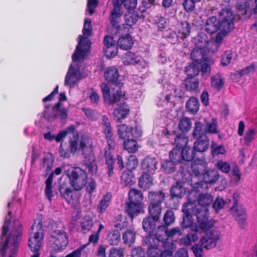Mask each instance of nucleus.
<instances>
[{"instance_id": "nucleus-1", "label": "nucleus", "mask_w": 257, "mask_h": 257, "mask_svg": "<svg viewBox=\"0 0 257 257\" xmlns=\"http://www.w3.org/2000/svg\"><path fill=\"white\" fill-rule=\"evenodd\" d=\"M91 23L89 19H85L83 35L79 36L78 45L72 56V63L65 77L64 84L70 88H73L78 81L86 75L84 71V67L81 64L90 49L91 42L88 38L91 33Z\"/></svg>"}, {"instance_id": "nucleus-2", "label": "nucleus", "mask_w": 257, "mask_h": 257, "mask_svg": "<svg viewBox=\"0 0 257 257\" xmlns=\"http://www.w3.org/2000/svg\"><path fill=\"white\" fill-rule=\"evenodd\" d=\"M215 221L213 219L207 218L205 211L197 214V221L194 222L193 219L188 215L183 217L182 222L184 228L189 227L192 231L204 232L205 235L201 236L199 240L204 248L211 249L214 248L219 240L221 233L216 228H214Z\"/></svg>"}, {"instance_id": "nucleus-3", "label": "nucleus", "mask_w": 257, "mask_h": 257, "mask_svg": "<svg viewBox=\"0 0 257 257\" xmlns=\"http://www.w3.org/2000/svg\"><path fill=\"white\" fill-rule=\"evenodd\" d=\"M11 211L6 216L2 227L0 243V257H16L18 251L22 225L18 220L11 221Z\"/></svg>"}, {"instance_id": "nucleus-4", "label": "nucleus", "mask_w": 257, "mask_h": 257, "mask_svg": "<svg viewBox=\"0 0 257 257\" xmlns=\"http://www.w3.org/2000/svg\"><path fill=\"white\" fill-rule=\"evenodd\" d=\"M207 188H204L200 191H196L194 196V199L190 200V193L188 195V202L184 203L182 206V211L184 213V217L188 215L192 219V214L195 212L196 221H197V214L205 211L209 218V209L208 207L213 202L214 197L210 193H203L202 192Z\"/></svg>"}, {"instance_id": "nucleus-5", "label": "nucleus", "mask_w": 257, "mask_h": 257, "mask_svg": "<svg viewBox=\"0 0 257 257\" xmlns=\"http://www.w3.org/2000/svg\"><path fill=\"white\" fill-rule=\"evenodd\" d=\"M166 240L158 233L146 236L144 243L148 247V257H173L174 244Z\"/></svg>"}, {"instance_id": "nucleus-6", "label": "nucleus", "mask_w": 257, "mask_h": 257, "mask_svg": "<svg viewBox=\"0 0 257 257\" xmlns=\"http://www.w3.org/2000/svg\"><path fill=\"white\" fill-rule=\"evenodd\" d=\"M69 149L65 148L61 143L59 152L61 157L69 158L71 153H75L77 151H80L83 155L86 152L90 154L91 152V142L90 139L86 135H82L81 138L75 135L73 138H70L69 141Z\"/></svg>"}, {"instance_id": "nucleus-7", "label": "nucleus", "mask_w": 257, "mask_h": 257, "mask_svg": "<svg viewBox=\"0 0 257 257\" xmlns=\"http://www.w3.org/2000/svg\"><path fill=\"white\" fill-rule=\"evenodd\" d=\"M44 229L40 219L35 221L31 227L28 245L33 254L31 257H40L39 250L44 239Z\"/></svg>"}, {"instance_id": "nucleus-8", "label": "nucleus", "mask_w": 257, "mask_h": 257, "mask_svg": "<svg viewBox=\"0 0 257 257\" xmlns=\"http://www.w3.org/2000/svg\"><path fill=\"white\" fill-rule=\"evenodd\" d=\"M114 87L111 89L106 83H102L101 89L104 101L108 104L117 103L124 97V93L121 89L120 83L113 84Z\"/></svg>"}, {"instance_id": "nucleus-9", "label": "nucleus", "mask_w": 257, "mask_h": 257, "mask_svg": "<svg viewBox=\"0 0 257 257\" xmlns=\"http://www.w3.org/2000/svg\"><path fill=\"white\" fill-rule=\"evenodd\" d=\"M71 186L75 190H80L86 184L87 174L79 167H70L66 171Z\"/></svg>"}, {"instance_id": "nucleus-10", "label": "nucleus", "mask_w": 257, "mask_h": 257, "mask_svg": "<svg viewBox=\"0 0 257 257\" xmlns=\"http://www.w3.org/2000/svg\"><path fill=\"white\" fill-rule=\"evenodd\" d=\"M203 174V180L204 182H199L194 184L189 198L190 200L194 199V196L196 191H200L204 188H208V184L215 183L219 179V175L218 171L214 169L205 170Z\"/></svg>"}, {"instance_id": "nucleus-11", "label": "nucleus", "mask_w": 257, "mask_h": 257, "mask_svg": "<svg viewBox=\"0 0 257 257\" xmlns=\"http://www.w3.org/2000/svg\"><path fill=\"white\" fill-rule=\"evenodd\" d=\"M42 115L48 121L52 122L56 118L60 120L66 119L68 113L67 110L62 106V103L58 102L52 107H46Z\"/></svg>"}, {"instance_id": "nucleus-12", "label": "nucleus", "mask_w": 257, "mask_h": 257, "mask_svg": "<svg viewBox=\"0 0 257 257\" xmlns=\"http://www.w3.org/2000/svg\"><path fill=\"white\" fill-rule=\"evenodd\" d=\"M50 245L55 250L62 249L68 242V236L65 232L60 230L52 231L49 238Z\"/></svg>"}, {"instance_id": "nucleus-13", "label": "nucleus", "mask_w": 257, "mask_h": 257, "mask_svg": "<svg viewBox=\"0 0 257 257\" xmlns=\"http://www.w3.org/2000/svg\"><path fill=\"white\" fill-rule=\"evenodd\" d=\"M245 124L243 121H240L237 128V134L239 136L242 137L243 144L246 146H250L251 143L255 139L257 134V131L252 127H248L245 131Z\"/></svg>"}, {"instance_id": "nucleus-14", "label": "nucleus", "mask_w": 257, "mask_h": 257, "mask_svg": "<svg viewBox=\"0 0 257 257\" xmlns=\"http://www.w3.org/2000/svg\"><path fill=\"white\" fill-rule=\"evenodd\" d=\"M219 27L220 30L228 33L234 26V16L229 9L223 10L220 12Z\"/></svg>"}, {"instance_id": "nucleus-15", "label": "nucleus", "mask_w": 257, "mask_h": 257, "mask_svg": "<svg viewBox=\"0 0 257 257\" xmlns=\"http://www.w3.org/2000/svg\"><path fill=\"white\" fill-rule=\"evenodd\" d=\"M117 134L119 138L125 139L130 137L139 138L141 136L142 131L140 127L136 126L135 128L122 124L118 126Z\"/></svg>"}, {"instance_id": "nucleus-16", "label": "nucleus", "mask_w": 257, "mask_h": 257, "mask_svg": "<svg viewBox=\"0 0 257 257\" xmlns=\"http://www.w3.org/2000/svg\"><path fill=\"white\" fill-rule=\"evenodd\" d=\"M100 127L102 132L105 136L109 148L111 149L113 148L115 143L112 137V128L109 119L106 116L103 115L102 117L101 122H100Z\"/></svg>"}, {"instance_id": "nucleus-17", "label": "nucleus", "mask_w": 257, "mask_h": 257, "mask_svg": "<svg viewBox=\"0 0 257 257\" xmlns=\"http://www.w3.org/2000/svg\"><path fill=\"white\" fill-rule=\"evenodd\" d=\"M156 233H158L162 236V237L166 241H169L168 237H175L181 235V231L179 227H176L170 229H166L164 226H160L158 228V231Z\"/></svg>"}, {"instance_id": "nucleus-18", "label": "nucleus", "mask_w": 257, "mask_h": 257, "mask_svg": "<svg viewBox=\"0 0 257 257\" xmlns=\"http://www.w3.org/2000/svg\"><path fill=\"white\" fill-rule=\"evenodd\" d=\"M158 161L155 158L147 157L142 163V168L144 173L153 174L157 169Z\"/></svg>"}, {"instance_id": "nucleus-19", "label": "nucleus", "mask_w": 257, "mask_h": 257, "mask_svg": "<svg viewBox=\"0 0 257 257\" xmlns=\"http://www.w3.org/2000/svg\"><path fill=\"white\" fill-rule=\"evenodd\" d=\"M193 42L198 48L207 49L208 52H210L211 46L209 43H211V41L208 40L206 35L204 33L199 34L194 37Z\"/></svg>"}, {"instance_id": "nucleus-20", "label": "nucleus", "mask_w": 257, "mask_h": 257, "mask_svg": "<svg viewBox=\"0 0 257 257\" xmlns=\"http://www.w3.org/2000/svg\"><path fill=\"white\" fill-rule=\"evenodd\" d=\"M207 49L196 46L191 53V57L196 63L200 64L203 62V61H205L207 59Z\"/></svg>"}, {"instance_id": "nucleus-21", "label": "nucleus", "mask_w": 257, "mask_h": 257, "mask_svg": "<svg viewBox=\"0 0 257 257\" xmlns=\"http://www.w3.org/2000/svg\"><path fill=\"white\" fill-rule=\"evenodd\" d=\"M236 8L240 17L249 18L250 16L251 11L247 0H239L236 4Z\"/></svg>"}, {"instance_id": "nucleus-22", "label": "nucleus", "mask_w": 257, "mask_h": 257, "mask_svg": "<svg viewBox=\"0 0 257 257\" xmlns=\"http://www.w3.org/2000/svg\"><path fill=\"white\" fill-rule=\"evenodd\" d=\"M129 202L137 204V208L139 209L140 205H143L142 202L143 200V194L141 191L137 189H131L128 193Z\"/></svg>"}, {"instance_id": "nucleus-23", "label": "nucleus", "mask_w": 257, "mask_h": 257, "mask_svg": "<svg viewBox=\"0 0 257 257\" xmlns=\"http://www.w3.org/2000/svg\"><path fill=\"white\" fill-rule=\"evenodd\" d=\"M207 168V163L204 159H196L191 164V169L193 174L197 176L204 172Z\"/></svg>"}, {"instance_id": "nucleus-24", "label": "nucleus", "mask_w": 257, "mask_h": 257, "mask_svg": "<svg viewBox=\"0 0 257 257\" xmlns=\"http://www.w3.org/2000/svg\"><path fill=\"white\" fill-rule=\"evenodd\" d=\"M91 151H92V150ZM83 155L85 158L87 157L89 158L88 161L85 163L86 169L88 172L92 175L96 174L97 171V166L92 152L90 154L86 152V154Z\"/></svg>"}, {"instance_id": "nucleus-25", "label": "nucleus", "mask_w": 257, "mask_h": 257, "mask_svg": "<svg viewBox=\"0 0 257 257\" xmlns=\"http://www.w3.org/2000/svg\"><path fill=\"white\" fill-rule=\"evenodd\" d=\"M129 109L128 106L124 103L114 109L113 111V118L116 121H120L125 118L128 115Z\"/></svg>"}, {"instance_id": "nucleus-26", "label": "nucleus", "mask_w": 257, "mask_h": 257, "mask_svg": "<svg viewBox=\"0 0 257 257\" xmlns=\"http://www.w3.org/2000/svg\"><path fill=\"white\" fill-rule=\"evenodd\" d=\"M206 31L210 34L216 32L220 30L219 21L215 17L209 18L205 24Z\"/></svg>"}, {"instance_id": "nucleus-27", "label": "nucleus", "mask_w": 257, "mask_h": 257, "mask_svg": "<svg viewBox=\"0 0 257 257\" xmlns=\"http://www.w3.org/2000/svg\"><path fill=\"white\" fill-rule=\"evenodd\" d=\"M107 242L110 245H117L120 241V234L117 229H111L107 233Z\"/></svg>"}, {"instance_id": "nucleus-28", "label": "nucleus", "mask_w": 257, "mask_h": 257, "mask_svg": "<svg viewBox=\"0 0 257 257\" xmlns=\"http://www.w3.org/2000/svg\"><path fill=\"white\" fill-rule=\"evenodd\" d=\"M122 61L124 65H136L139 64L141 60V57L136 54L127 52L123 54L122 56Z\"/></svg>"}, {"instance_id": "nucleus-29", "label": "nucleus", "mask_w": 257, "mask_h": 257, "mask_svg": "<svg viewBox=\"0 0 257 257\" xmlns=\"http://www.w3.org/2000/svg\"><path fill=\"white\" fill-rule=\"evenodd\" d=\"M68 135H71L72 136L70 138H73L76 135L77 137H79L78 133L76 131L74 125H71L66 129L60 131L56 136V141L59 142L64 139Z\"/></svg>"}, {"instance_id": "nucleus-30", "label": "nucleus", "mask_w": 257, "mask_h": 257, "mask_svg": "<svg viewBox=\"0 0 257 257\" xmlns=\"http://www.w3.org/2000/svg\"><path fill=\"white\" fill-rule=\"evenodd\" d=\"M158 220H154L152 217L145 218L143 221V227L144 230L149 235H153V233L156 227V222Z\"/></svg>"}, {"instance_id": "nucleus-31", "label": "nucleus", "mask_w": 257, "mask_h": 257, "mask_svg": "<svg viewBox=\"0 0 257 257\" xmlns=\"http://www.w3.org/2000/svg\"><path fill=\"white\" fill-rule=\"evenodd\" d=\"M178 36L181 38H184L189 35L190 25L186 21L181 22L177 27Z\"/></svg>"}, {"instance_id": "nucleus-32", "label": "nucleus", "mask_w": 257, "mask_h": 257, "mask_svg": "<svg viewBox=\"0 0 257 257\" xmlns=\"http://www.w3.org/2000/svg\"><path fill=\"white\" fill-rule=\"evenodd\" d=\"M227 33L226 32L220 30V32L216 35L215 40L214 41H211V43H209L210 45L211 46L210 52L213 53L218 50L219 46L222 43Z\"/></svg>"}, {"instance_id": "nucleus-33", "label": "nucleus", "mask_w": 257, "mask_h": 257, "mask_svg": "<svg viewBox=\"0 0 257 257\" xmlns=\"http://www.w3.org/2000/svg\"><path fill=\"white\" fill-rule=\"evenodd\" d=\"M136 206L137 204L133 203L127 202L125 203V211L132 219L143 211V205H140L139 209Z\"/></svg>"}, {"instance_id": "nucleus-34", "label": "nucleus", "mask_w": 257, "mask_h": 257, "mask_svg": "<svg viewBox=\"0 0 257 257\" xmlns=\"http://www.w3.org/2000/svg\"><path fill=\"white\" fill-rule=\"evenodd\" d=\"M133 43L132 38L128 34L119 38L117 42L118 46L120 48L125 50L131 48Z\"/></svg>"}, {"instance_id": "nucleus-35", "label": "nucleus", "mask_w": 257, "mask_h": 257, "mask_svg": "<svg viewBox=\"0 0 257 257\" xmlns=\"http://www.w3.org/2000/svg\"><path fill=\"white\" fill-rule=\"evenodd\" d=\"M164 198L165 194L161 191L150 192L149 195L150 204L161 205Z\"/></svg>"}, {"instance_id": "nucleus-36", "label": "nucleus", "mask_w": 257, "mask_h": 257, "mask_svg": "<svg viewBox=\"0 0 257 257\" xmlns=\"http://www.w3.org/2000/svg\"><path fill=\"white\" fill-rule=\"evenodd\" d=\"M165 90V99L167 102H169L172 96L181 97V94L177 92V90L175 86L172 84H167L164 86Z\"/></svg>"}, {"instance_id": "nucleus-37", "label": "nucleus", "mask_w": 257, "mask_h": 257, "mask_svg": "<svg viewBox=\"0 0 257 257\" xmlns=\"http://www.w3.org/2000/svg\"><path fill=\"white\" fill-rule=\"evenodd\" d=\"M104 77L108 81L116 82L119 77L117 69L113 66L108 67L104 73Z\"/></svg>"}, {"instance_id": "nucleus-38", "label": "nucleus", "mask_w": 257, "mask_h": 257, "mask_svg": "<svg viewBox=\"0 0 257 257\" xmlns=\"http://www.w3.org/2000/svg\"><path fill=\"white\" fill-rule=\"evenodd\" d=\"M209 146V140L206 138L203 140L198 139L194 143L193 149L195 152H203L206 151Z\"/></svg>"}, {"instance_id": "nucleus-39", "label": "nucleus", "mask_w": 257, "mask_h": 257, "mask_svg": "<svg viewBox=\"0 0 257 257\" xmlns=\"http://www.w3.org/2000/svg\"><path fill=\"white\" fill-rule=\"evenodd\" d=\"M136 232L134 229H127L122 234V240L124 244H132L135 242Z\"/></svg>"}, {"instance_id": "nucleus-40", "label": "nucleus", "mask_w": 257, "mask_h": 257, "mask_svg": "<svg viewBox=\"0 0 257 257\" xmlns=\"http://www.w3.org/2000/svg\"><path fill=\"white\" fill-rule=\"evenodd\" d=\"M54 158L52 154H44L42 160L41 168L46 171H49L53 166Z\"/></svg>"}, {"instance_id": "nucleus-41", "label": "nucleus", "mask_w": 257, "mask_h": 257, "mask_svg": "<svg viewBox=\"0 0 257 257\" xmlns=\"http://www.w3.org/2000/svg\"><path fill=\"white\" fill-rule=\"evenodd\" d=\"M121 182L125 186H131L135 183V178L133 172L130 171H124L121 176Z\"/></svg>"}, {"instance_id": "nucleus-42", "label": "nucleus", "mask_w": 257, "mask_h": 257, "mask_svg": "<svg viewBox=\"0 0 257 257\" xmlns=\"http://www.w3.org/2000/svg\"><path fill=\"white\" fill-rule=\"evenodd\" d=\"M139 184L141 188L148 189L153 185L152 178L148 174L144 173L140 178Z\"/></svg>"}, {"instance_id": "nucleus-43", "label": "nucleus", "mask_w": 257, "mask_h": 257, "mask_svg": "<svg viewBox=\"0 0 257 257\" xmlns=\"http://www.w3.org/2000/svg\"><path fill=\"white\" fill-rule=\"evenodd\" d=\"M171 194L173 197H180L185 193V189L183 184L177 182L171 189Z\"/></svg>"}, {"instance_id": "nucleus-44", "label": "nucleus", "mask_w": 257, "mask_h": 257, "mask_svg": "<svg viewBox=\"0 0 257 257\" xmlns=\"http://www.w3.org/2000/svg\"><path fill=\"white\" fill-rule=\"evenodd\" d=\"M211 86L217 90H220L224 85V80L221 75L217 73L211 77Z\"/></svg>"}, {"instance_id": "nucleus-45", "label": "nucleus", "mask_w": 257, "mask_h": 257, "mask_svg": "<svg viewBox=\"0 0 257 257\" xmlns=\"http://www.w3.org/2000/svg\"><path fill=\"white\" fill-rule=\"evenodd\" d=\"M187 111L192 113H196L199 108V102L198 100L195 97H191L187 102L186 105Z\"/></svg>"}, {"instance_id": "nucleus-46", "label": "nucleus", "mask_w": 257, "mask_h": 257, "mask_svg": "<svg viewBox=\"0 0 257 257\" xmlns=\"http://www.w3.org/2000/svg\"><path fill=\"white\" fill-rule=\"evenodd\" d=\"M122 14V11H118L117 9H113L111 12L110 17V22L112 26L116 29L120 27L118 23L120 22V17Z\"/></svg>"}, {"instance_id": "nucleus-47", "label": "nucleus", "mask_w": 257, "mask_h": 257, "mask_svg": "<svg viewBox=\"0 0 257 257\" xmlns=\"http://www.w3.org/2000/svg\"><path fill=\"white\" fill-rule=\"evenodd\" d=\"M161 210V205L150 204L149 206V212L151 217L156 220L160 219Z\"/></svg>"}, {"instance_id": "nucleus-48", "label": "nucleus", "mask_w": 257, "mask_h": 257, "mask_svg": "<svg viewBox=\"0 0 257 257\" xmlns=\"http://www.w3.org/2000/svg\"><path fill=\"white\" fill-rule=\"evenodd\" d=\"M125 23L128 26H132L136 23L138 20V16L137 12L135 11H128L124 15Z\"/></svg>"}, {"instance_id": "nucleus-49", "label": "nucleus", "mask_w": 257, "mask_h": 257, "mask_svg": "<svg viewBox=\"0 0 257 257\" xmlns=\"http://www.w3.org/2000/svg\"><path fill=\"white\" fill-rule=\"evenodd\" d=\"M198 239V236L196 232H190L181 239L182 244L188 246L196 242Z\"/></svg>"}, {"instance_id": "nucleus-50", "label": "nucleus", "mask_w": 257, "mask_h": 257, "mask_svg": "<svg viewBox=\"0 0 257 257\" xmlns=\"http://www.w3.org/2000/svg\"><path fill=\"white\" fill-rule=\"evenodd\" d=\"M80 223L82 229L90 230L94 224V221L91 216L86 215L81 218Z\"/></svg>"}, {"instance_id": "nucleus-51", "label": "nucleus", "mask_w": 257, "mask_h": 257, "mask_svg": "<svg viewBox=\"0 0 257 257\" xmlns=\"http://www.w3.org/2000/svg\"><path fill=\"white\" fill-rule=\"evenodd\" d=\"M111 195L110 193H107L102 199L100 204L97 206V211L99 213L105 211L111 200Z\"/></svg>"}, {"instance_id": "nucleus-52", "label": "nucleus", "mask_w": 257, "mask_h": 257, "mask_svg": "<svg viewBox=\"0 0 257 257\" xmlns=\"http://www.w3.org/2000/svg\"><path fill=\"white\" fill-rule=\"evenodd\" d=\"M52 180L53 176L51 174L45 181L46 186L45 189V194L50 201H51L52 197L53 196L52 186Z\"/></svg>"}, {"instance_id": "nucleus-53", "label": "nucleus", "mask_w": 257, "mask_h": 257, "mask_svg": "<svg viewBox=\"0 0 257 257\" xmlns=\"http://www.w3.org/2000/svg\"><path fill=\"white\" fill-rule=\"evenodd\" d=\"M124 149L129 153L136 152L139 148L137 142L134 139L127 140L123 143Z\"/></svg>"}, {"instance_id": "nucleus-54", "label": "nucleus", "mask_w": 257, "mask_h": 257, "mask_svg": "<svg viewBox=\"0 0 257 257\" xmlns=\"http://www.w3.org/2000/svg\"><path fill=\"white\" fill-rule=\"evenodd\" d=\"M211 150L212 155L213 156L225 155L226 153V149L223 145H218L214 142L211 145Z\"/></svg>"}, {"instance_id": "nucleus-55", "label": "nucleus", "mask_w": 257, "mask_h": 257, "mask_svg": "<svg viewBox=\"0 0 257 257\" xmlns=\"http://www.w3.org/2000/svg\"><path fill=\"white\" fill-rule=\"evenodd\" d=\"M178 127L182 132H188L192 127V122L190 118L183 117L179 122Z\"/></svg>"}, {"instance_id": "nucleus-56", "label": "nucleus", "mask_w": 257, "mask_h": 257, "mask_svg": "<svg viewBox=\"0 0 257 257\" xmlns=\"http://www.w3.org/2000/svg\"><path fill=\"white\" fill-rule=\"evenodd\" d=\"M182 155L183 160L191 161L195 156V151L189 147H185L182 150Z\"/></svg>"}, {"instance_id": "nucleus-57", "label": "nucleus", "mask_w": 257, "mask_h": 257, "mask_svg": "<svg viewBox=\"0 0 257 257\" xmlns=\"http://www.w3.org/2000/svg\"><path fill=\"white\" fill-rule=\"evenodd\" d=\"M199 64L192 63L186 67L185 73L188 77H193L198 74L199 72Z\"/></svg>"}, {"instance_id": "nucleus-58", "label": "nucleus", "mask_w": 257, "mask_h": 257, "mask_svg": "<svg viewBox=\"0 0 257 257\" xmlns=\"http://www.w3.org/2000/svg\"><path fill=\"white\" fill-rule=\"evenodd\" d=\"M105 157L106 160V163L108 166V175L110 177L113 175V166L114 161L113 159L112 156L111 155L109 150H107L105 151Z\"/></svg>"}, {"instance_id": "nucleus-59", "label": "nucleus", "mask_w": 257, "mask_h": 257, "mask_svg": "<svg viewBox=\"0 0 257 257\" xmlns=\"http://www.w3.org/2000/svg\"><path fill=\"white\" fill-rule=\"evenodd\" d=\"M181 149L175 148L170 153V159L174 162L178 164L183 160Z\"/></svg>"}, {"instance_id": "nucleus-60", "label": "nucleus", "mask_w": 257, "mask_h": 257, "mask_svg": "<svg viewBox=\"0 0 257 257\" xmlns=\"http://www.w3.org/2000/svg\"><path fill=\"white\" fill-rule=\"evenodd\" d=\"M188 142V139L185 135L181 134L177 136L175 139V143L177 148L181 149L182 147H188L187 146Z\"/></svg>"}, {"instance_id": "nucleus-61", "label": "nucleus", "mask_w": 257, "mask_h": 257, "mask_svg": "<svg viewBox=\"0 0 257 257\" xmlns=\"http://www.w3.org/2000/svg\"><path fill=\"white\" fill-rule=\"evenodd\" d=\"M231 211L236 219L246 215L244 208L236 204L231 208Z\"/></svg>"}, {"instance_id": "nucleus-62", "label": "nucleus", "mask_w": 257, "mask_h": 257, "mask_svg": "<svg viewBox=\"0 0 257 257\" xmlns=\"http://www.w3.org/2000/svg\"><path fill=\"white\" fill-rule=\"evenodd\" d=\"M216 167L224 173H228L230 170L229 164L222 160H218L215 163Z\"/></svg>"}, {"instance_id": "nucleus-63", "label": "nucleus", "mask_w": 257, "mask_h": 257, "mask_svg": "<svg viewBox=\"0 0 257 257\" xmlns=\"http://www.w3.org/2000/svg\"><path fill=\"white\" fill-rule=\"evenodd\" d=\"M205 131L206 133L208 132L212 134H217L219 132L217 121L216 119H212L206 124Z\"/></svg>"}, {"instance_id": "nucleus-64", "label": "nucleus", "mask_w": 257, "mask_h": 257, "mask_svg": "<svg viewBox=\"0 0 257 257\" xmlns=\"http://www.w3.org/2000/svg\"><path fill=\"white\" fill-rule=\"evenodd\" d=\"M204 135L202 130V124L200 122H196L195 123V127L192 132V136L194 138L199 139L201 138Z\"/></svg>"}]
</instances>
